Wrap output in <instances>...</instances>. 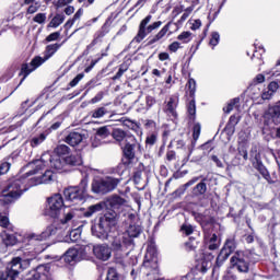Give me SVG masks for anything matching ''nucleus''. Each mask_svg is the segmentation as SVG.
<instances>
[{"mask_svg": "<svg viewBox=\"0 0 280 280\" xmlns=\"http://www.w3.org/2000/svg\"><path fill=\"white\" fill-rule=\"evenodd\" d=\"M33 21L35 23H39V24H43L45 23V21H47V14L45 13H38L34 16Z\"/></svg>", "mask_w": 280, "mask_h": 280, "instance_id": "53", "label": "nucleus"}, {"mask_svg": "<svg viewBox=\"0 0 280 280\" xmlns=\"http://www.w3.org/2000/svg\"><path fill=\"white\" fill-rule=\"evenodd\" d=\"M236 248L237 242L235 241V236H230L225 240V243L221 250H224V253H228V255H233Z\"/></svg>", "mask_w": 280, "mask_h": 280, "instance_id": "25", "label": "nucleus"}, {"mask_svg": "<svg viewBox=\"0 0 280 280\" xmlns=\"http://www.w3.org/2000/svg\"><path fill=\"white\" fill-rule=\"evenodd\" d=\"M235 104H240V98H234L233 101H231L226 107H223L224 113H231V110H233V107L235 106Z\"/></svg>", "mask_w": 280, "mask_h": 280, "instance_id": "54", "label": "nucleus"}, {"mask_svg": "<svg viewBox=\"0 0 280 280\" xmlns=\"http://www.w3.org/2000/svg\"><path fill=\"white\" fill-rule=\"evenodd\" d=\"M82 133L78 131H72L66 137V143L68 145H71L72 148H75V145H80L82 143Z\"/></svg>", "mask_w": 280, "mask_h": 280, "instance_id": "23", "label": "nucleus"}, {"mask_svg": "<svg viewBox=\"0 0 280 280\" xmlns=\"http://www.w3.org/2000/svg\"><path fill=\"white\" fill-rule=\"evenodd\" d=\"M63 261H66V264H74L75 261H80V249L69 248L63 255Z\"/></svg>", "mask_w": 280, "mask_h": 280, "instance_id": "22", "label": "nucleus"}, {"mask_svg": "<svg viewBox=\"0 0 280 280\" xmlns=\"http://www.w3.org/2000/svg\"><path fill=\"white\" fill-rule=\"evenodd\" d=\"M122 125L129 128L130 130H133V132H137L138 137H143V130L139 126V124L130 120V119H124L121 118Z\"/></svg>", "mask_w": 280, "mask_h": 280, "instance_id": "26", "label": "nucleus"}, {"mask_svg": "<svg viewBox=\"0 0 280 280\" xmlns=\"http://www.w3.org/2000/svg\"><path fill=\"white\" fill-rule=\"evenodd\" d=\"M108 110H106V107H98L94 112H92V118L93 119H102L104 115H106Z\"/></svg>", "mask_w": 280, "mask_h": 280, "instance_id": "39", "label": "nucleus"}, {"mask_svg": "<svg viewBox=\"0 0 280 280\" xmlns=\"http://www.w3.org/2000/svg\"><path fill=\"white\" fill-rule=\"evenodd\" d=\"M182 231H183V233H185V235H191V233H194V226H191L189 224H184L182 226Z\"/></svg>", "mask_w": 280, "mask_h": 280, "instance_id": "61", "label": "nucleus"}, {"mask_svg": "<svg viewBox=\"0 0 280 280\" xmlns=\"http://www.w3.org/2000/svg\"><path fill=\"white\" fill-rule=\"evenodd\" d=\"M176 108H178V94L171 95L166 101L164 113L170 117H176Z\"/></svg>", "mask_w": 280, "mask_h": 280, "instance_id": "16", "label": "nucleus"}, {"mask_svg": "<svg viewBox=\"0 0 280 280\" xmlns=\"http://www.w3.org/2000/svg\"><path fill=\"white\" fill-rule=\"evenodd\" d=\"M63 162L65 165L75 167L77 165H80L82 163V156H80V154H71L63 158Z\"/></svg>", "mask_w": 280, "mask_h": 280, "instance_id": "28", "label": "nucleus"}, {"mask_svg": "<svg viewBox=\"0 0 280 280\" xmlns=\"http://www.w3.org/2000/svg\"><path fill=\"white\" fill-rule=\"evenodd\" d=\"M57 231L58 229L56 228V225H49L42 234H31L30 242L31 244H34V242H43L46 237H50V235H56Z\"/></svg>", "mask_w": 280, "mask_h": 280, "instance_id": "18", "label": "nucleus"}, {"mask_svg": "<svg viewBox=\"0 0 280 280\" xmlns=\"http://www.w3.org/2000/svg\"><path fill=\"white\" fill-rule=\"evenodd\" d=\"M107 137H110V130H108V127H101L97 129L95 139H106Z\"/></svg>", "mask_w": 280, "mask_h": 280, "instance_id": "34", "label": "nucleus"}, {"mask_svg": "<svg viewBox=\"0 0 280 280\" xmlns=\"http://www.w3.org/2000/svg\"><path fill=\"white\" fill-rule=\"evenodd\" d=\"M171 25H172V22H168L161 28V31L158 34L150 36L147 42V47H152V45H154L155 43H159V40H163V38L167 36V32H170Z\"/></svg>", "mask_w": 280, "mask_h": 280, "instance_id": "17", "label": "nucleus"}, {"mask_svg": "<svg viewBox=\"0 0 280 280\" xmlns=\"http://www.w3.org/2000/svg\"><path fill=\"white\" fill-rule=\"evenodd\" d=\"M58 38H60V32H55L48 35L45 40L46 43H54V40H58Z\"/></svg>", "mask_w": 280, "mask_h": 280, "instance_id": "57", "label": "nucleus"}, {"mask_svg": "<svg viewBox=\"0 0 280 280\" xmlns=\"http://www.w3.org/2000/svg\"><path fill=\"white\" fill-rule=\"evenodd\" d=\"M132 238H128L127 235L118 234L116 237H114L112 242V247L114 250H126L127 248H130L132 246Z\"/></svg>", "mask_w": 280, "mask_h": 280, "instance_id": "14", "label": "nucleus"}, {"mask_svg": "<svg viewBox=\"0 0 280 280\" xmlns=\"http://www.w3.org/2000/svg\"><path fill=\"white\" fill-rule=\"evenodd\" d=\"M37 178V180H39L38 185H40V183H51V180H54V172L51 171H46L42 178L40 177H35Z\"/></svg>", "mask_w": 280, "mask_h": 280, "instance_id": "37", "label": "nucleus"}, {"mask_svg": "<svg viewBox=\"0 0 280 280\" xmlns=\"http://www.w3.org/2000/svg\"><path fill=\"white\" fill-rule=\"evenodd\" d=\"M119 183H121V179L113 176L94 179L92 182V191L93 194H101L104 196L106 194H110V191H115Z\"/></svg>", "mask_w": 280, "mask_h": 280, "instance_id": "7", "label": "nucleus"}, {"mask_svg": "<svg viewBox=\"0 0 280 280\" xmlns=\"http://www.w3.org/2000/svg\"><path fill=\"white\" fill-rule=\"evenodd\" d=\"M177 40H180L184 44L191 43V32H183L177 36Z\"/></svg>", "mask_w": 280, "mask_h": 280, "instance_id": "41", "label": "nucleus"}, {"mask_svg": "<svg viewBox=\"0 0 280 280\" xmlns=\"http://www.w3.org/2000/svg\"><path fill=\"white\" fill-rule=\"evenodd\" d=\"M203 240L209 250H218V248H220V238H218L215 233L205 232Z\"/></svg>", "mask_w": 280, "mask_h": 280, "instance_id": "19", "label": "nucleus"}, {"mask_svg": "<svg viewBox=\"0 0 280 280\" xmlns=\"http://www.w3.org/2000/svg\"><path fill=\"white\" fill-rule=\"evenodd\" d=\"M272 95H275L273 93L270 92V90L267 88L266 90H264V92L261 93V98L262 100H271Z\"/></svg>", "mask_w": 280, "mask_h": 280, "instance_id": "64", "label": "nucleus"}, {"mask_svg": "<svg viewBox=\"0 0 280 280\" xmlns=\"http://www.w3.org/2000/svg\"><path fill=\"white\" fill-rule=\"evenodd\" d=\"M255 255L250 252H236L230 259L232 268H235L238 272L247 273L250 270V264H255Z\"/></svg>", "mask_w": 280, "mask_h": 280, "instance_id": "6", "label": "nucleus"}, {"mask_svg": "<svg viewBox=\"0 0 280 280\" xmlns=\"http://www.w3.org/2000/svg\"><path fill=\"white\" fill-rule=\"evenodd\" d=\"M36 171H30L24 175H18L14 178L10 179L7 187L0 192V202L3 205H11L15 200H19L30 189V187H35L40 180L34 176Z\"/></svg>", "mask_w": 280, "mask_h": 280, "instance_id": "2", "label": "nucleus"}, {"mask_svg": "<svg viewBox=\"0 0 280 280\" xmlns=\"http://www.w3.org/2000/svg\"><path fill=\"white\" fill-rule=\"evenodd\" d=\"M143 136H131L121 147L122 154L128 161H135L136 156L143 154Z\"/></svg>", "mask_w": 280, "mask_h": 280, "instance_id": "5", "label": "nucleus"}, {"mask_svg": "<svg viewBox=\"0 0 280 280\" xmlns=\"http://www.w3.org/2000/svg\"><path fill=\"white\" fill-rule=\"evenodd\" d=\"M170 51H172L173 54H176V51H178L180 49V43L178 42H173L170 46H168Z\"/></svg>", "mask_w": 280, "mask_h": 280, "instance_id": "62", "label": "nucleus"}, {"mask_svg": "<svg viewBox=\"0 0 280 280\" xmlns=\"http://www.w3.org/2000/svg\"><path fill=\"white\" fill-rule=\"evenodd\" d=\"M207 178H203L199 184H197L194 189V196H205L207 194V183H205Z\"/></svg>", "mask_w": 280, "mask_h": 280, "instance_id": "29", "label": "nucleus"}, {"mask_svg": "<svg viewBox=\"0 0 280 280\" xmlns=\"http://www.w3.org/2000/svg\"><path fill=\"white\" fill-rule=\"evenodd\" d=\"M214 256L213 254H206L205 261L202 262V268L211 267V261H213Z\"/></svg>", "mask_w": 280, "mask_h": 280, "instance_id": "52", "label": "nucleus"}, {"mask_svg": "<svg viewBox=\"0 0 280 280\" xmlns=\"http://www.w3.org/2000/svg\"><path fill=\"white\" fill-rule=\"evenodd\" d=\"M103 209H106V202L101 201L98 203L89 206L88 209L83 212L84 218H93L95 213H101Z\"/></svg>", "mask_w": 280, "mask_h": 280, "instance_id": "20", "label": "nucleus"}, {"mask_svg": "<svg viewBox=\"0 0 280 280\" xmlns=\"http://www.w3.org/2000/svg\"><path fill=\"white\" fill-rule=\"evenodd\" d=\"M188 115L191 121H196V101L194 98L188 104Z\"/></svg>", "mask_w": 280, "mask_h": 280, "instance_id": "38", "label": "nucleus"}, {"mask_svg": "<svg viewBox=\"0 0 280 280\" xmlns=\"http://www.w3.org/2000/svg\"><path fill=\"white\" fill-rule=\"evenodd\" d=\"M237 124H240V116H231L229 119V124H228V128H233L235 129V127L237 126Z\"/></svg>", "mask_w": 280, "mask_h": 280, "instance_id": "48", "label": "nucleus"}, {"mask_svg": "<svg viewBox=\"0 0 280 280\" xmlns=\"http://www.w3.org/2000/svg\"><path fill=\"white\" fill-rule=\"evenodd\" d=\"M249 161L255 170L261 174L262 178L267 180L270 185L273 183H277V179L271 178L270 173L268 172V168L264 165V162H261V154L259 151H257V147H253L249 152Z\"/></svg>", "mask_w": 280, "mask_h": 280, "instance_id": "9", "label": "nucleus"}, {"mask_svg": "<svg viewBox=\"0 0 280 280\" xmlns=\"http://www.w3.org/2000/svg\"><path fill=\"white\" fill-rule=\"evenodd\" d=\"M60 47H62V43L47 45L46 49L44 51V58H42V60H44V63L47 62V60H49V58H51L56 54V51H58V49H60Z\"/></svg>", "mask_w": 280, "mask_h": 280, "instance_id": "24", "label": "nucleus"}, {"mask_svg": "<svg viewBox=\"0 0 280 280\" xmlns=\"http://www.w3.org/2000/svg\"><path fill=\"white\" fill-rule=\"evenodd\" d=\"M106 280H119V276L117 275V270L114 268H109L107 271Z\"/></svg>", "mask_w": 280, "mask_h": 280, "instance_id": "50", "label": "nucleus"}, {"mask_svg": "<svg viewBox=\"0 0 280 280\" xmlns=\"http://www.w3.org/2000/svg\"><path fill=\"white\" fill-rule=\"evenodd\" d=\"M63 196L69 202L79 205L83 202L84 198L89 196V179L86 177L82 178L78 186H70L63 190Z\"/></svg>", "mask_w": 280, "mask_h": 280, "instance_id": "4", "label": "nucleus"}, {"mask_svg": "<svg viewBox=\"0 0 280 280\" xmlns=\"http://www.w3.org/2000/svg\"><path fill=\"white\" fill-rule=\"evenodd\" d=\"M0 226H2V229H8V226H10V219L3 214H0Z\"/></svg>", "mask_w": 280, "mask_h": 280, "instance_id": "56", "label": "nucleus"}, {"mask_svg": "<svg viewBox=\"0 0 280 280\" xmlns=\"http://www.w3.org/2000/svg\"><path fill=\"white\" fill-rule=\"evenodd\" d=\"M202 130V126H200V122H196L192 127V139L194 141H197L200 139V132Z\"/></svg>", "mask_w": 280, "mask_h": 280, "instance_id": "43", "label": "nucleus"}, {"mask_svg": "<svg viewBox=\"0 0 280 280\" xmlns=\"http://www.w3.org/2000/svg\"><path fill=\"white\" fill-rule=\"evenodd\" d=\"M229 257H231V255L221 249L215 260V267L222 268V266H224V261H226Z\"/></svg>", "mask_w": 280, "mask_h": 280, "instance_id": "32", "label": "nucleus"}, {"mask_svg": "<svg viewBox=\"0 0 280 280\" xmlns=\"http://www.w3.org/2000/svg\"><path fill=\"white\" fill-rule=\"evenodd\" d=\"M106 34H108V32H106L104 28H102L101 31L96 32L95 35H94L93 40L86 47L88 51H89V49H93V47H95V45H97V43L100 40H102L104 38V36H106Z\"/></svg>", "mask_w": 280, "mask_h": 280, "instance_id": "30", "label": "nucleus"}, {"mask_svg": "<svg viewBox=\"0 0 280 280\" xmlns=\"http://www.w3.org/2000/svg\"><path fill=\"white\" fill-rule=\"evenodd\" d=\"M26 280H54V278H51L49 266L39 265L36 270L32 271L31 276Z\"/></svg>", "mask_w": 280, "mask_h": 280, "instance_id": "13", "label": "nucleus"}, {"mask_svg": "<svg viewBox=\"0 0 280 280\" xmlns=\"http://www.w3.org/2000/svg\"><path fill=\"white\" fill-rule=\"evenodd\" d=\"M176 10H177L178 14H180V12L184 11V13L180 18V21H187V19H189V14H191V12H194V5L188 7L186 9H184V7L182 5L180 8H177Z\"/></svg>", "mask_w": 280, "mask_h": 280, "instance_id": "33", "label": "nucleus"}, {"mask_svg": "<svg viewBox=\"0 0 280 280\" xmlns=\"http://www.w3.org/2000/svg\"><path fill=\"white\" fill-rule=\"evenodd\" d=\"M150 21H152V15H147L139 24L138 34L135 37L136 43H141L148 34H152L154 30H159L163 25L162 21L153 22L150 24Z\"/></svg>", "mask_w": 280, "mask_h": 280, "instance_id": "10", "label": "nucleus"}, {"mask_svg": "<svg viewBox=\"0 0 280 280\" xmlns=\"http://www.w3.org/2000/svg\"><path fill=\"white\" fill-rule=\"evenodd\" d=\"M107 203L112 210H108L104 215L100 217L98 223L92 226V234L98 240H107L110 229L117 224L119 213L115 210L124 209L126 207V199L119 195H112L107 199Z\"/></svg>", "mask_w": 280, "mask_h": 280, "instance_id": "1", "label": "nucleus"}, {"mask_svg": "<svg viewBox=\"0 0 280 280\" xmlns=\"http://www.w3.org/2000/svg\"><path fill=\"white\" fill-rule=\"evenodd\" d=\"M35 165V174L39 171L43 170V167H47L50 163V167L52 170H57V172H60L65 170V158H60V155H55L51 156L49 153H44L40 158V160H36L33 162Z\"/></svg>", "mask_w": 280, "mask_h": 280, "instance_id": "8", "label": "nucleus"}, {"mask_svg": "<svg viewBox=\"0 0 280 280\" xmlns=\"http://www.w3.org/2000/svg\"><path fill=\"white\" fill-rule=\"evenodd\" d=\"M47 202L48 205L45 209V215L54 219L58 218L62 211V207H65V199L62 198V195L55 194L48 198Z\"/></svg>", "mask_w": 280, "mask_h": 280, "instance_id": "11", "label": "nucleus"}, {"mask_svg": "<svg viewBox=\"0 0 280 280\" xmlns=\"http://www.w3.org/2000/svg\"><path fill=\"white\" fill-rule=\"evenodd\" d=\"M93 254L95 255L96 259L108 261V259H110L112 250L110 247H108L106 244L94 245Z\"/></svg>", "mask_w": 280, "mask_h": 280, "instance_id": "15", "label": "nucleus"}, {"mask_svg": "<svg viewBox=\"0 0 280 280\" xmlns=\"http://www.w3.org/2000/svg\"><path fill=\"white\" fill-rule=\"evenodd\" d=\"M75 218V210L65 211L63 218L60 220L61 224H69V221Z\"/></svg>", "mask_w": 280, "mask_h": 280, "instance_id": "35", "label": "nucleus"}, {"mask_svg": "<svg viewBox=\"0 0 280 280\" xmlns=\"http://www.w3.org/2000/svg\"><path fill=\"white\" fill-rule=\"evenodd\" d=\"M238 156H243L244 161L248 159V149L246 148V144L242 143L237 148Z\"/></svg>", "mask_w": 280, "mask_h": 280, "instance_id": "44", "label": "nucleus"}, {"mask_svg": "<svg viewBox=\"0 0 280 280\" xmlns=\"http://www.w3.org/2000/svg\"><path fill=\"white\" fill-rule=\"evenodd\" d=\"M156 141H159V135L158 133H150L147 139H145V143L147 145H154V143H156Z\"/></svg>", "mask_w": 280, "mask_h": 280, "instance_id": "46", "label": "nucleus"}, {"mask_svg": "<svg viewBox=\"0 0 280 280\" xmlns=\"http://www.w3.org/2000/svg\"><path fill=\"white\" fill-rule=\"evenodd\" d=\"M65 19H66L65 14L62 13L56 14L51 19L50 23L48 24V27H59V25H62V23H65Z\"/></svg>", "mask_w": 280, "mask_h": 280, "instance_id": "31", "label": "nucleus"}, {"mask_svg": "<svg viewBox=\"0 0 280 280\" xmlns=\"http://www.w3.org/2000/svg\"><path fill=\"white\" fill-rule=\"evenodd\" d=\"M200 177H192L190 180L183 185V190L186 191L188 187H191V185H196V183H198Z\"/></svg>", "mask_w": 280, "mask_h": 280, "instance_id": "58", "label": "nucleus"}, {"mask_svg": "<svg viewBox=\"0 0 280 280\" xmlns=\"http://www.w3.org/2000/svg\"><path fill=\"white\" fill-rule=\"evenodd\" d=\"M47 139V136L45 133H40L39 136L34 137L31 139V147L32 148H38L40 143H43Z\"/></svg>", "mask_w": 280, "mask_h": 280, "instance_id": "36", "label": "nucleus"}, {"mask_svg": "<svg viewBox=\"0 0 280 280\" xmlns=\"http://www.w3.org/2000/svg\"><path fill=\"white\" fill-rule=\"evenodd\" d=\"M10 167H11V164L8 163V162H3L1 165H0V176L2 174H8V172H10Z\"/></svg>", "mask_w": 280, "mask_h": 280, "instance_id": "59", "label": "nucleus"}, {"mask_svg": "<svg viewBox=\"0 0 280 280\" xmlns=\"http://www.w3.org/2000/svg\"><path fill=\"white\" fill-rule=\"evenodd\" d=\"M220 43V33L213 32L210 38V45L215 47Z\"/></svg>", "mask_w": 280, "mask_h": 280, "instance_id": "51", "label": "nucleus"}, {"mask_svg": "<svg viewBox=\"0 0 280 280\" xmlns=\"http://www.w3.org/2000/svg\"><path fill=\"white\" fill-rule=\"evenodd\" d=\"M267 89L275 94L276 91H279V82H270Z\"/></svg>", "mask_w": 280, "mask_h": 280, "instance_id": "63", "label": "nucleus"}, {"mask_svg": "<svg viewBox=\"0 0 280 280\" xmlns=\"http://www.w3.org/2000/svg\"><path fill=\"white\" fill-rule=\"evenodd\" d=\"M187 93L189 94L190 97H194L196 95V80L189 79L187 84Z\"/></svg>", "mask_w": 280, "mask_h": 280, "instance_id": "40", "label": "nucleus"}, {"mask_svg": "<svg viewBox=\"0 0 280 280\" xmlns=\"http://www.w3.org/2000/svg\"><path fill=\"white\" fill-rule=\"evenodd\" d=\"M112 137L117 143H119V145H121V143H125L129 137H132V133L126 132L120 128H116L113 130Z\"/></svg>", "mask_w": 280, "mask_h": 280, "instance_id": "21", "label": "nucleus"}, {"mask_svg": "<svg viewBox=\"0 0 280 280\" xmlns=\"http://www.w3.org/2000/svg\"><path fill=\"white\" fill-rule=\"evenodd\" d=\"M186 250H196L198 248V241L196 238L190 237L188 242L185 243Z\"/></svg>", "mask_w": 280, "mask_h": 280, "instance_id": "42", "label": "nucleus"}, {"mask_svg": "<svg viewBox=\"0 0 280 280\" xmlns=\"http://www.w3.org/2000/svg\"><path fill=\"white\" fill-rule=\"evenodd\" d=\"M55 152H56V154H58V156L69 154V148L67 147V144H59L55 149Z\"/></svg>", "mask_w": 280, "mask_h": 280, "instance_id": "45", "label": "nucleus"}, {"mask_svg": "<svg viewBox=\"0 0 280 280\" xmlns=\"http://www.w3.org/2000/svg\"><path fill=\"white\" fill-rule=\"evenodd\" d=\"M70 3H73V0H58L55 5L57 9H59V8H65Z\"/></svg>", "mask_w": 280, "mask_h": 280, "instance_id": "60", "label": "nucleus"}, {"mask_svg": "<svg viewBox=\"0 0 280 280\" xmlns=\"http://www.w3.org/2000/svg\"><path fill=\"white\" fill-rule=\"evenodd\" d=\"M40 65H44L43 57H35L30 63L22 65L20 75H23V78L20 84H23L25 78H27V75H30V73H32L33 71H36V69H38Z\"/></svg>", "mask_w": 280, "mask_h": 280, "instance_id": "12", "label": "nucleus"}, {"mask_svg": "<svg viewBox=\"0 0 280 280\" xmlns=\"http://www.w3.org/2000/svg\"><path fill=\"white\" fill-rule=\"evenodd\" d=\"M35 257L36 254L26 252L23 256L12 258L8 262L5 270L1 273L0 280H16L23 270L30 268Z\"/></svg>", "mask_w": 280, "mask_h": 280, "instance_id": "3", "label": "nucleus"}, {"mask_svg": "<svg viewBox=\"0 0 280 280\" xmlns=\"http://www.w3.org/2000/svg\"><path fill=\"white\" fill-rule=\"evenodd\" d=\"M126 71H128V66L126 65H120L118 72L116 73V75L113 77V80H119L121 78V75H124L126 73Z\"/></svg>", "mask_w": 280, "mask_h": 280, "instance_id": "47", "label": "nucleus"}, {"mask_svg": "<svg viewBox=\"0 0 280 280\" xmlns=\"http://www.w3.org/2000/svg\"><path fill=\"white\" fill-rule=\"evenodd\" d=\"M268 75H271V78H279L280 75V66L276 63V67H273L269 72H267Z\"/></svg>", "mask_w": 280, "mask_h": 280, "instance_id": "55", "label": "nucleus"}, {"mask_svg": "<svg viewBox=\"0 0 280 280\" xmlns=\"http://www.w3.org/2000/svg\"><path fill=\"white\" fill-rule=\"evenodd\" d=\"M84 79V73H79L72 81H70L69 86L73 89L74 86H78L80 82Z\"/></svg>", "mask_w": 280, "mask_h": 280, "instance_id": "49", "label": "nucleus"}, {"mask_svg": "<svg viewBox=\"0 0 280 280\" xmlns=\"http://www.w3.org/2000/svg\"><path fill=\"white\" fill-rule=\"evenodd\" d=\"M122 234L127 235V240H135V237H139V235H141V226L130 224L127 231Z\"/></svg>", "mask_w": 280, "mask_h": 280, "instance_id": "27", "label": "nucleus"}]
</instances>
